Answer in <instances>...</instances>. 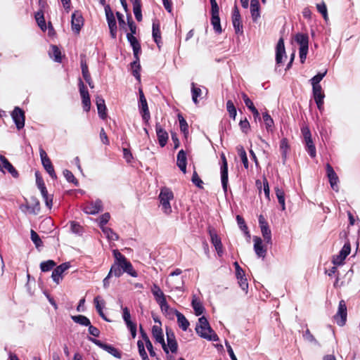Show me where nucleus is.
I'll list each match as a JSON object with an SVG mask.
<instances>
[{"label": "nucleus", "instance_id": "nucleus-1", "mask_svg": "<svg viewBox=\"0 0 360 360\" xmlns=\"http://www.w3.org/2000/svg\"><path fill=\"white\" fill-rule=\"evenodd\" d=\"M112 253L115 262L110 267V275L120 277L124 272H126L132 277H137L138 274L134 269L132 264L122 254L117 250H114Z\"/></svg>", "mask_w": 360, "mask_h": 360}, {"label": "nucleus", "instance_id": "nucleus-2", "mask_svg": "<svg viewBox=\"0 0 360 360\" xmlns=\"http://www.w3.org/2000/svg\"><path fill=\"white\" fill-rule=\"evenodd\" d=\"M195 331L201 338L211 341H217L219 340L217 335L210 327L207 319L205 316H201L198 319V323L196 325Z\"/></svg>", "mask_w": 360, "mask_h": 360}, {"label": "nucleus", "instance_id": "nucleus-3", "mask_svg": "<svg viewBox=\"0 0 360 360\" xmlns=\"http://www.w3.org/2000/svg\"><path fill=\"white\" fill-rule=\"evenodd\" d=\"M158 198L162 212L167 215L170 214L172 212L170 201L174 199V193L172 190L167 187L162 188Z\"/></svg>", "mask_w": 360, "mask_h": 360}, {"label": "nucleus", "instance_id": "nucleus-4", "mask_svg": "<svg viewBox=\"0 0 360 360\" xmlns=\"http://www.w3.org/2000/svg\"><path fill=\"white\" fill-rule=\"evenodd\" d=\"M295 41L300 44V62L304 63L309 49V37L306 34L298 33L295 37Z\"/></svg>", "mask_w": 360, "mask_h": 360}, {"label": "nucleus", "instance_id": "nucleus-5", "mask_svg": "<svg viewBox=\"0 0 360 360\" xmlns=\"http://www.w3.org/2000/svg\"><path fill=\"white\" fill-rule=\"evenodd\" d=\"M105 12L110 36L112 38L115 39L117 37V22L110 5L105 6Z\"/></svg>", "mask_w": 360, "mask_h": 360}, {"label": "nucleus", "instance_id": "nucleus-6", "mask_svg": "<svg viewBox=\"0 0 360 360\" xmlns=\"http://www.w3.org/2000/svg\"><path fill=\"white\" fill-rule=\"evenodd\" d=\"M347 311L345 302L344 300H340L339 302L338 311L334 316V319L338 326H343L347 321Z\"/></svg>", "mask_w": 360, "mask_h": 360}, {"label": "nucleus", "instance_id": "nucleus-7", "mask_svg": "<svg viewBox=\"0 0 360 360\" xmlns=\"http://www.w3.org/2000/svg\"><path fill=\"white\" fill-rule=\"evenodd\" d=\"M221 165L220 168L221 173V181L223 190L224 193L227 192L228 189V182H229V176H228V163L226 158V156L224 153L221 155Z\"/></svg>", "mask_w": 360, "mask_h": 360}, {"label": "nucleus", "instance_id": "nucleus-8", "mask_svg": "<svg viewBox=\"0 0 360 360\" xmlns=\"http://www.w3.org/2000/svg\"><path fill=\"white\" fill-rule=\"evenodd\" d=\"M208 233L210 236L211 243L214 245L218 256L221 257L223 255L224 251L221 238L217 235L214 229L210 226L208 228Z\"/></svg>", "mask_w": 360, "mask_h": 360}, {"label": "nucleus", "instance_id": "nucleus-9", "mask_svg": "<svg viewBox=\"0 0 360 360\" xmlns=\"http://www.w3.org/2000/svg\"><path fill=\"white\" fill-rule=\"evenodd\" d=\"M82 210L87 214H96L103 210V202L100 199L86 202Z\"/></svg>", "mask_w": 360, "mask_h": 360}, {"label": "nucleus", "instance_id": "nucleus-10", "mask_svg": "<svg viewBox=\"0 0 360 360\" xmlns=\"http://www.w3.org/2000/svg\"><path fill=\"white\" fill-rule=\"evenodd\" d=\"M39 154H40V158L41 160L42 165H43L44 169H46V171L47 172V173L50 175V176L52 179H56V174L54 171L53 165H52L50 159L49 158L46 153L45 152V150L43 148H40Z\"/></svg>", "mask_w": 360, "mask_h": 360}, {"label": "nucleus", "instance_id": "nucleus-11", "mask_svg": "<svg viewBox=\"0 0 360 360\" xmlns=\"http://www.w3.org/2000/svg\"><path fill=\"white\" fill-rule=\"evenodd\" d=\"M79 89L82 100L84 110L86 112H89L91 108L90 96L86 86L81 79H79Z\"/></svg>", "mask_w": 360, "mask_h": 360}, {"label": "nucleus", "instance_id": "nucleus-12", "mask_svg": "<svg viewBox=\"0 0 360 360\" xmlns=\"http://www.w3.org/2000/svg\"><path fill=\"white\" fill-rule=\"evenodd\" d=\"M351 252V245L349 240H347L342 248L340 251L339 254L336 256H334L333 258V263L335 265H342L344 262V260L346 259L347 255H349Z\"/></svg>", "mask_w": 360, "mask_h": 360}, {"label": "nucleus", "instance_id": "nucleus-13", "mask_svg": "<svg viewBox=\"0 0 360 360\" xmlns=\"http://www.w3.org/2000/svg\"><path fill=\"white\" fill-rule=\"evenodd\" d=\"M89 340L96 345L117 358H121L120 352L113 346L103 343L101 340L89 337Z\"/></svg>", "mask_w": 360, "mask_h": 360}, {"label": "nucleus", "instance_id": "nucleus-14", "mask_svg": "<svg viewBox=\"0 0 360 360\" xmlns=\"http://www.w3.org/2000/svg\"><path fill=\"white\" fill-rule=\"evenodd\" d=\"M11 117L18 129H21L25 126L24 111L18 107H15L11 113Z\"/></svg>", "mask_w": 360, "mask_h": 360}, {"label": "nucleus", "instance_id": "nucleus-15", "mask_svg": "<svg viewBox=\"0 0 360 360\" xmlns=\"http://www.w3.org/2000/svg\"><path fill=\"white\" fill-rule=\"evenodd\" d=\"M83 25L84 19L81 13L77 11H75L72 14L71 20V26L72 31L76 34H79Z\"/></svg>", "mask_w": 360, "mask_h": 360}, {"label": "nucleus", "instance_id": "nucleus-16", "mask_svg": "<svg viewBox=\"0 0 360 360\" xmlns=\"http://www.w3.org/2000/svg\"><path fill=\"white\" fill-rule=\"evenodd\" d=\"M312 91L314 98L317 105L318 109L321 111L323 109V99L325 97L324 93L322 91V87L321 85L318 86H312Z\"/></svg>", "mask_w": 360, "mask_h": 360}, {"label": "nucleus", "instance_id": "nucleus-17", "mask_svg": "<svg viewBox=\"0 0 360 360\" xmlns=\"http://www.w3.org/2000/svg\"><path fill=\"white\" fill-rule=\"evenodd\" d=\"M326 174L329 180L330 185L333 190L335 191H338V185L339 178L337 174L335 172L333 168L330 164H326Z\"/></svg>", "mask_w": 360, "mask_h": 360}, {"label": "nucleus", "instance_id": "nucleus-18", "mask_svg": "<svg viewBox=\"0 0 360 360\" xmlns=\"http://www.w3.org/2000/svg\"><path fill=\"white\" fill-rule=\"evenodd\" d=\"M70 265L68 262H65L58 266L53 269L51 278L53 281L58 284L63 278V274L70 268Z\"/></svg>", "mask_w": 360, "mask_h": 360}, {"label": "nucleus", "instance_id": "nucleus-19", "mask_svg": "<svg viewBox=\"0 0 360 360\" xmlns=\"http://www.w3.org/2000/svg\"><path fill=\"white\" fill-rule=\"evenodd\" d=\"M232 22L236 33H242L243 25L241 24V17L237 6H235L233 9Z\"/></svg>", "mask_w": 360, "mask_h": 360}, {"label": "nucleus", "instance_id": "nucleus-20", "mask_svg": "<svg viewBox=\"0 0 360 360\" xmlns=\"http://www.w3.org/2000/svg\"><path fill=\"white\" fill-rule=\"evenodd\" d=\"M155 131L159 145L161 147L165 146L169 139L168 133L162 128L160 123H156Z\"/></svg>", "mask_w": 360, "mask_h": 360}, {"label": "nucleus", "instance_id": "nucleus-21", "mask_svg": "<svg viewBox=\"0 0 360 360\" xmlns=\"http://www.w3.org/2000/svg\"><path fill=\"white\" fill-rule=\"evenodd\" d=\"M152 334L156 342L162 345L163 350L167 354L168 349L165 342L162 330L160 326H153L152 328Z\"/></svg>", "mask_w": 360, "mask_h": 360}, {"label": "nucleus", "instance_id": "nucleus-22", "mask_svg": "<svg viewBox=\"0 0 360 360\" xmlns=\"http://www.w3.org/2000/svg\"><path fill=\"white\" fill-rule=\"evenodd\" d=\"M139 108L140 112L142 114L143 120L146 124H148L150 118V115L146 97L139 98Z\"/></svg>", "mask_w": 360, "mask_h": 360}, {"label": "nucleus", "instance_id": "nucleus-23", "mask_svg": "<svg viewBox=\"0 0 360 360\" xmlns=\"http://www.w3.org/2000/svg\"><path fill=\"white\" fill-rule=\"evenodd\" d=\"M254 250L259 257L264 258L266 255V248L262 245V240L258 236L253 238Z\"/></svg>", "mask_w": 360, "mask_h": 360}, {"label": "nucleus", "instance_id": "nucleus-24", "mask_svg": "<svg viewBox=\"0 0 360 360\" xmlns=\"http://www.w3.org/2000/svg\"><path fill=\"white\" fill-rule=\"evenodd\" d=\"M0 160L1 162V168L6 169L14 178H17L18 176V171L14 168V167L11 165V163L8 160V159L3 156H0Z\"/></svg>", "mask_w": 360, "mask_h": 360}, {"label": "nucleus", "instance_id": "nucleus-25", "mask_svg": "<svg viewBox=\"0 0 360 360\" xmlns=\"http://www.w3.org/2000/svg\"><path fill=\"white\" fill-rule=\"evenodd\" d=\"M176 165L183 173L186 172L187 158L184 150H179L177 154Z\"/></svg>", "mask_w": 360, "mask_h": 360}, {"label": "nucleus", "instance_id": "nucleus-26", "mask_svg": "<svg viewBox=\"0 0 360 360\" xmlns=\"http://www.w3.org/2000/svg\"><path fill=\"white\" fill-rule=\"evenodd\" d=\"M285 54L284 41L279 39L276 48V61L277 64L282 63L283 56Z\"/></svg>", "mask_w": 360, "mask_h": 360}, {"label": "nucleus", "instance_id": "nucleus-27", "mask_svg": "<svg viewBox=\"0 0 360 360\" xmlns=\"http://www.w3.org/2000/svg\"><path fill=\"white\" fill-rule=\"evenodd\" d=\"M127 38L132 47L134 56L138 60V55L141 51V45L137 39L131 34H127Z\"/></svg>", "mask_w": 360, "mask_h": 360}, {"label": "nucleus", "instance_id": "nucleus-28", "mask_svg": "<svg viewBox=\"0 0 360 360\" xmlns=\"http://www.w3.org/2000/svg\"><path fill=\"white\" fill-rule=\"evenodd\" d=\"M96 104L99 117L104 120L106 117V106L104 99L101 96H97L96 97Z\"/></svg>", "mask_w": 360, "mask_h": 360}, {"label": "nucleus", "instance_id": "nucleus-29", "mask_svg": "<svg viewBox=\"0 0 360 360\" xmlns=\"http://www.w3.org/2000/svg\"><path fill=\"white\" fill-rule=\"evenodd\" d=\"M167 283L172 290H179L183 286L184 281L181 277H169Z\"/></svg>", "mask_w": 360, "mask_h": 360}, {"label": "nucleus", "instance_id": "nucleus-30", "mask_svg": "<svg viewBox=\"0 0 360 360\" xmlns=\"http://www.w3.org/2000/svg\"><path fill=\"white\" fill-rule=\"evenodd\" d=\"M151 292L155 297V301L157 302L158 304L161 302L162 300H166L165 295H164L163 292L162 291L160 288L155 283H153V285L151 287Z\"/></svg>", "mask_w": 360, "mask_h": 360}, {"label": "nucleus", "instance_id": "nucleus-31", "mask_svg": "<svg viewBox=\"0 0 360 360\" xmlns=\"http://www.w3.org/2000/svg\"><path fill=\"white\" fill-rule=\"evenodd\" d=\"M175 315L177 319L179 326L184 330L186 331L190 323L184 314L180 313L179 311H175Z\"/></svg>", "mask_w": 360, "mask_h": 360}, {"label": "nucleus", "instance_id": "nucleus-32", "mask_svg": "<svg viewBox=\"0 0 360 360\" xmlns=\"http://www.w3.org/2000/svg\"><path fill=\"white\" fill-rule=\"evenodd\" d=\"M132 4H133V11H134L135 18L137 21L140 22L142 20L141 0H134Z\"/></svg>", "mask_w": 360, "mask_h": 360}, {"label": "nucleus", "instance_id": "nucleus-33", "mask_svg": "<svg viewBox=\"0 0 360 360\" xmlns=\"http://www.w3.org/2000/svg\"><path fill=\"white\" fill-rule=\"evenodd\" d=\"M153 37L158 46L160 48L161 43L160 25L158 23H155V22L153 23Z\"/></svg>", "mask_w": 360, "mask_h": 360}, {"label": "nucleus", "instance_id": "nucleus-34", "mask_svg": "<svg viewBox=\"0 0 360 360\" xmlns=\"http://www.w3.org/2000/svg\"><path fill=\"white\" fill-rule=\"evenodd\" d=\"M250 12L254 20L259 16V3L258 0H251Z\"/></svg>", "mask_w": 360, "mask_h": 360}, {"label": "nucleus", "instance_id": "nucleus-35", "mask_svg": "<svg viewBox=\"0 0 360 360\" xmlns=\"http://www.w3.org/2000/svg\"><path fill=\"white\" fill-rule=\"evenodd\" d=\"M192 307L194 309L196 316L201 315L205 309L202 303L199 300H198V299L195 297H194L192 300Z\"/></svg>", "mask_w": 360, "mask_h": 360}, {"label": "nucleus", "instance_id": "nucleus-36", "mask_svg": "<svg viewBox=\"0 0 360 360\" xmlns=\"http://www.w3.org/2000/svg\"><path fill=\"white\" fill-rule=\"evenodd\" d=\"M261 231L262 236L264 238V240L266 245H271L272 244V240H271V232L269 227V226L261 227Z\"/></svg>", "mask_w": 360, "mask_h": 360}, {"label": "nucleus", "instance_id": "nucleus-37", "mask_svg": "<svg viewBox=\"0 0 360 360\" xmlns=\"http://www.w3.org/2000/svg\"><path fill=\"white\" fill-rule=\"evenodd\" d=\"M276 195L278 199V203L281 206V210H285V193L283 189L276 187L275 188Z\"/></svg>", "mask_w": 360, "mask_h": 360}, {"label": "nucleus", "instance_id": "nucleus-38", "mask_svg": "<svg viewBox=\"0 0 360 360\" xmlns=\"http://www.w3.org/2000/svg\"><path fill=\"white\" fill-rule=\"evenodd\" d=\"M304 141L306 150L308 152L309 155L311 158L316 157V147L313 143L312 139H307V140H304Z\"/></svg>", "mask_w": 360, "mask_h": 360}, {"label": "nucleus", "instance_id": "nucleus-39", "mask_svg": "<svg viewBox=\"0 0 360 360\" xmlns=\"http://www.w3.org/2000/svg\"><path fill=\"white\" fill-rule=\"evenodd\" d=\"M211 24L213 26V29L216 33L221 34L222 32L219 15H212Z\"/></svg>", "mask_w": 360, "mask_h": 360}, {"label": "nucleus", "instance_id": "nucleus-40", "mask_svg": "<svg viewBox=\"0 0 360 360\" xmlns=\"http://www.w3.org/2000/svg\"><path fill=\"white\" fill-rule=\"evenodd\" d=\"M158 304L161 309V311L166 315L175 314V311L176 310L170 308L166 300H162L161 302L158 303Z\"/></svg>", "mask_w": 360, "mask_h": 360}, {"label": "nucleus", "instance_id": "nucleus-41", "mask_svg": "<svg viewBox=\"0 0 360 360\" xmlns=\"http://www.w3.org/2000/svg\"><path fill=\"white\" fill-rule=\"evenodd\" d=\"M72 319L74 322L84 326H88L91 323L90 320L83 315L72 316Z\"/></svg>", "mask_w": 360, "mask_h": 360}, {"label": "nucleus", "instance_id": "nucleus-42", "mask_svg": "<svg viewBox=\"0 0 360 360\" xmlns=\"http://www.w3.org/2000/svg\"><path fill=\"white\" fill-rule=\"evenodd\" d=\"M131 69H132V75L138 79L140 80V73L139 70L141 69L140 63H139V58L138 57V60L136 58V60L131 63Z\"/></svg>", "mask_w": 360, "mask_h": 360}, {"label": "nucleus", "instance_id": "nucleus-43", "mask_svg": "<svg viewBox=\"0 0 360 360\" xmlns=\"http://www.w3.org/2000/svg\"><path fill=\"white\" fill-rule=\"evenodd\" d=\"M191 93L193 101L194 103L197 104L198 103V98L201 96L202 90L200 88L197 87L193 82L191 83Z\"/></svg>", "mask_w": 360, "mask_h": 360}, {"label": "nucleus", "instance_id": "nucleus-44", "mask_svg": "<svg viewBox=\"0 0 360 360\" xmlns=\"http://www.w3.org/2000/svg\"><path fill=\"white\" fill-rule=\"evenodd\" d=\"M103 233L106 236L108 240H117L119 238L118 235L113 231V230L108 227H105L101 229Z\"/></svg>", "mask_w": 360, "mask_h": 360}, {"label": "nucleus", "instance_id": "nucleus-45", "mask_svg": "<svg viewBox=\"0 0 360 360\" xmlns=\"http://www.w3.org/2000/svg\"><path fill=\"white\" fill-rule=\"evenodd\" d=\"M56 265L53 260H47L40 264V269L41 271L46 272L51 270Z\"/></svg>", "mask_w": 360, "mask_h": 360}, {"label": "nucleus", "instance_id": "nucleus-46", "mask_svg": "<svg viewBox=\"0 0 360 360\" xmlns=\"http://www.w3.org/2000/svg\"><path fill=\"white\" fill-rule=\"evenodd\" d=\"M35 19L38 25L42 30H45L46 29V22L44 17V13L42 11H39L35 14Z\"/></svg>", "mask_w": 360, "mask_h": 360}, {"label": "nucleus", "instance_id": "nucleus-47", "mask_svg": "<svg viewBox=\"0 0 360 360\" xmlns=\"http://www.w3.org/2000/svg\"><path fill=\"white\" fill-rule=\"evenodd\" d=\"M226 110L229 114V116L231 118H233V120H235L237 112H236V108L232 101L229 100L226 102Z\"/></svg>", "mask_w": 360, "mask_h": 360}, {"label": "nucleus", "instance_id": "nucleus-48", "mask_svg": "<svg viewBox=\"0 0 360 360\" xmlns=\"http://www.w3.org/2000/svg\"><path fill=\"white\" fill-rule=\"evenodd\" d=\"M30 238L37 248H39V247L42 246V241L39 236L34 230H31L30 231Z\"/></svg>", "mask_w": 360, "mask_h": 360}, {"label": "nucleus", "instance_id": "nucleus-49", "mask_svg": "<svg viewBox=\"0 0 360 360\" xmlns=\"http://www.w3.org/2000/svg\"><path fill=\"white\" fill-rule=\"evenodd\" d=\"M327 73V70H325L322 73H318L316 75H315L314 77H313L311 79H310V82H311V84L312 86L315 85V86H318V85H320V82L323 79V78L326 76Z\"/></svg>", "mask_w": 360, "mask_h": 360}, {"label": "nucleus", "instance_id": "nucleus-50", "mask_svg": "<svg viewBox=\"0 0 360 360\" xmlns=\"http://www.w3.org/2000/svg\"><path fill=\"white\" fill-rule=\"evenodd\" d=\"M63 174H64V176L65 177L66 180L68 181V182H70V183H72L74 184L75 186H78V181L77 180V179L75 177V176L73 175V174L72 173V172H70V170L68 169H65L63 171Z\"/></svg>", "mask_w": 360, "mask_h": 360}, {"label": "nucleus", "instance_id": "nucleus-51", "mask_svg": "<svg viewBox=\"0 0 360 360\" xmlns=\"http://www.w3.org/2000/svg\"><path fill=\"white\" fill-rule=\"evenodd\" d=\"M51 56L54 58L56 62L61 61V53L60 49L56 46H51Z\"/></svg>", "mask_w": 360, "mask_h": 360}, {"label": "nucleus", "instance_id": "nucleus-52", "mask_svg": "<svg viewBox=\"0 0 360 360\" xmlns=\"http://www.w3.org/2000/svg\"><path fill=\"white\" fill-rule=\"evenodd\" d=\"M122 318L127 326L133 324L134 323L131 321V315L129 309L127 307H122Z\"/></svg>", "mask_w": 360, "mask_h": 360}, {"label": "nucleus", "instance_id": "nucleus-53", "mask_svg": "<svg viewBox=\"0 0 360 360\" xmlns=\"http://www.w3.org/2000/svg\"><path fill=\"white\" fill-rule=\"evenodd\" d=\"M238 155L241 159L243 166L245 169H248V160L245 150L243 147L238 150Z\"/></svg>", "mask_w": 360, "mask_h": 360}, {"label": "nucleus", "instance_id": "nucleus-54", "mask_svg": "<svg viewBox=\"0 0 360 360\" xmlns=\"http://www.w3.org/2000/svg\"><path fill=\"white\" fill-rule=\"evenodd\" d=\"M263 120L265 123L266 129H271V127L274 125V120L271 118V117L268 114V112L263 113Z\"/></svg>", "mask_w": 360, "mask_h": 360}, {"label": "nucleus", "instance_id": "nucleus-55", "mask_svg": "<svg viewBox=\"0 0 360 360\" xmlns=\"http://www.w3.org/2000/svg\"><path fill=\"white\" fill-rule=\"evenodd\" d=\"M288 148H289V146H288V140L286 139H281V143H280V149L282 153V157L284 160L286 159V154H287Z\"/></svg>", "mask_w": 360, "mask_h": 360}, {"label": "nucleus", "instance_id": "nucleus-56", "mask_svg": "<svg viewBox=\"0 0 360 360\" xmlns=\"http://www.w3.org/2000/svg\"><path fill=\"white\" fill-rule=\"evenodd\" d=\"M179 121V125H180V129L184 134H187L188 131V125L185 120V119L180 115L178 116Z\"/></svg>", "mask_w": 360, "mask_h": 360}, {"label": "nucleus", "instance_id": "nucleus-57", "mask_svg": "<svg viewBox=\"0 0 360 360\" xmlns=\"http://www.w3.org/2000/svg\"><path fill=\"white\" fill-rule=\"evenodd\" d=\"M303 338L305 340L314 343L315 345H319L318 341L316 340V338L314 337V335L311 333L310 330L309 329H307L304 333L303 334Z\"/></svg>", "mask_w": 360, "mask_h": 360}, {"label": "nucleus", "instance_id": "nucleus-58", "mask_svg": "<svg viewBox=\"0 0 360 360\" xmlns=\"http://www.w3.org/2000/svg\"><path fill=\"white\" fill-rule=\"evenodd\" d=\"M110 218V215L108 212H105L100 217L99 226L101 229L105 227V225L108 222Z\"/></svg>", "mask_w": 360, "mask_h": 360}, {"label": "nucleus", "instance_id": "nucleus-59", "mask_svg": "<svg viewBox=\"0 0 360 360\" xmlns=\"http://www.w3.org/2000/svg\"><path fill=\"white\" fill-rule=\"evenodd\" d=\"M168 352L171 351L172 353H176L178 349V345L176 340H170L167 341V345H166Z\"/></svg>", "mask_w": 360, "mask_h": 360}, {"label": "nucleus", "instance_id": "nucleus-60", "mask_svg": "<svg viewBox=\"0 0 360 360\" xmlns=\"http://www.w3.org/2000/svg\"><path fill=\"white\" fill-rule=\"evenodd\" d=\"M70 229L71 231L75 234H81L82 232V227L75 221L70 223Z\"/></svg>", "mask_w": 360, "mask_h": 360}, {"label": "nucleus", "instance_id": "nucleus-61", "mask_svg": "<svg viewBox=\"0 0 360 360\" xmlns=\"http://www.w3.org/2000/svg\"><path fill=\"white\" fill-rule=\"evenodd\" d=\"M239 126L242 131L245 134L248 132L250 127V123L246 118L240 121Z\"/></svg>", "mask_w": 360, "mask_h": 360}, {"label": "nucleus", "instance_id": "nucleus-62", "mask_svg": "<svg viewBox=\"0 0 360 360\" xmlns=\"http://www.w3.org/2000/svg\"><path fill=\"white\" fill-rule=\"evenodd\" d=\"M191 181L197 187L200 188H202L203 182L200 179V177L198 176V175L195 171H194V172L193 174Z\"/></svg>", "mask_w": 360, "mask_h": 360}, {"label": "nucleus", "instance_id": "nucleus-63", "mask_svg": "<svg viewBox=\"0 0 360 360\" xmlns=\"http://www.w3.org/2000/svg\"><path fill=\"white\" fill-rule=\"evenodd\" d=\"M316 8H317L318 11L322 14L323 17L325 19H326V18L328 16V13H327V8H326L325 3L322 2L321 4H318L316 5Z\"/></svg>", "mask_w": 360, "mask_h": 360}, {"label": "nucleus", "instance_id": "nucleus-64", "mask_svg": "<svg viewBox=\"0 0 360 360\" xmlns=\"http://www.w3.org/2000/svg\"><path fill=\"white\" fill-rule=\"evenodd\" d=\"M237 279L238 280V284L241 289L247 293L248 289V283L247 278L243 276Z\"/></svg>", "mask_w": 360, "mask_h": 360}]
</instances>
